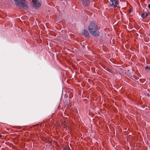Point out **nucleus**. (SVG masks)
<instances>
[{"label": "nucleus", "mask_w": 150, "mask_h": 150, "mask_svg": "<svg viewBox=\"0 0 150 150\" xmlns=\"http://www.w3.org/2000/svg\"><path fill=\"white\" fill-rule=\"evenodd\" d=\"M88 29L90 33L93 35L95 36L99 35V28L94 22L92 21L90 23L89 25Z\"/></svg>", "instance_id": "obj_1"}, {"label": "nucleus", "mask_w": 150, "mask_h": 150, "mask_svg": "<svg viewBox=\"0 0 150 150\" xmlns=\"http://www.w3.org/2000/svg\"><path fill=\"white\" fill-rule=\"evenodd\" d=\"M16 6L19 7H22L25 9H28V7L26 1L24 0H14Z\"/></svg>", "instance_id": "obj_2"}, {"label": "nucleus", "mask_w": 150, "mask_h": 150, "mask_svg": "<svg viewBox=\"0 0 150 150\" xmlns=\"http://www.w3.org/2000/svg\"><path fill=\"white\" fill-rule=\"evenodd\" d=\"M31 4L35 8L39 7L41 5L42 2L39 0H32Z\"/></svg>", "instance_id": "obj_3"}, {"label": "nucleus", "mask_w": 150, "mask_h": 150, "mask_svg": "<svg viewBox=\"0 0 150 150\" xmlns=\"http://www.w3.org/2000/svg\"><path fill=\"white\" fill-rule=\"evenodd\" d=\"M110 1L111 3L110 4V6H113L114 7H116L119 3L117 0H110Z\"/></svg>", "instance_id": "obj_4"}, {"label": "nucleus", "mask_w": 150, "mask_h": 150, "mask_svg": "<svg viewBox=\"0 0 150 150\" xmlns=\"http://www.w3.org/2000/svg\"><path fill=\"white\" fill-rule=\"evenodd\" d=\"M83 6H88L90 3L89 0H80Z\"/></svg>", "instance_id": "obj_5"}, {"label": "nucleus", "mask_w": 150, "mask_h": 150, "mask_svg": "<svg viewBox=\"0 0 150 150\" xmlns=\"http://www.w3.org/2000/svg\"><path fill=\"white\" fill-rule=\"evenodd\" d=\"M82 34L85 37H88L89 35V34L88 31L86 29H84L82 32Z\"/></svg>", "instance_id": "obj_6"}, {"label": "nucleus", "mask_w": 150, "mask_h": 150, "mask_svg": "<svg viewBox=\"0 0 150 150\" xmlns=\"http://www.w3.org/2000/svg\"><path fill=\"white\" fill-rule=\"evenodd\" d=\"M148 13L144 12L142 15V17L143 18H146L148 16Z\"/></svg>", "instance_id": "obj_7"}, {"label": "nucleus", "mask_w": 150, "mask_h": 150, "mask_svg": "<svg viewBox=\"0 0 150 150\" xmlns=\"http://www.w3.org/2000/svg\"><path fill=\"white\" fill-rule=\"evenodd\" d=\"M146 69H148L149 70H150V67H148V66H146L145 68Z\"/></svg>", "instance_id": "obj_8"}, {"label": "nucleus", "mask_w": 150, "mask_h": 150, "mask_svg": "<svg viewBox=\"0 0 150 150\" xmlns=\"http://www.w3.org/2000/svg\"><path fill=\"white\" fill-rule=\"evenodd\" d=\"M63 95H64V96L65 97L66 96H67V97H68V96H67V94H62V96Z\"/></svg>", "instance_id": "obj_9"}, {"label": "nucleus", "mask_w": 150, "mask_h": 150, "mask_svg": "<svg viewBox=\"0 0 150 150\" xmlns=\"http://www.w3.org/2000/svg\"><path fill=\"white\" fill-rule=\"evenodd\" d=\"M148 7L149 9H150V4H148Z\"/></svg>", "instance_id": "obj_10"}, {"label": "nucleus", "mask_w": 150, "mask_h": 150, "mask_svg": "<svg viewBox=\"0 0 150 150\" xmlns=\"http://www.w3.org/2000/svg\"><path fill=\"white\" fill-rule=\"evenodd\" d=\"M149 95L150 94H147V96H148V97H149L150 96Z\"/></svg>", "instance_id": "obj_11"}, {"label": "nucleus", "mask_w": 150, "mask_h": 150, "mask_svg": "<svg viewBox=\"0 0 150 150\" xmlns=\"http://www.w3.org/2000/svg\"><path fill=\"white\" fill-rule=\"evenodd\" d=\"M1 134H0V137H1Z\"/></svg>", "instance_id": "obj_12"}]
</instances>
